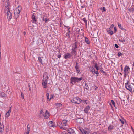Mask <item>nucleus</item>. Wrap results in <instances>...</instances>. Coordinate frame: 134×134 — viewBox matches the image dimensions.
<instances>
[{
  "label": "nucleus",
  "instance_id": "obj_1",
  "mask_svg": "<svg viewBox=\"0 0 134 134\" xmlns=\"http://www.w3.org/2000/svg\"><path fill=\"white\" fill-rule=\"evenodd\" d=\"M83 79L82 77L78 78L77 77H72L70 79V83L72 85L76 82H80L81 80Z\"/></svg>",
  "mask_w": 134,
  "mask_h": 134
},
{
  "label": "nucleus",
  "instance_id": "obj_2",
  "mask_svg": "<svg viewBox=\"0 0 134 134\" xmlns=\"http://www.w3.org/2000/svg\"><path fill=\"white\" fill-rule=\"evenodd\" d=\"M82 102V100L79 97H76L72 99V103L75 104H79Z\"/></svg>",
  "mask_w": 134,
  "mask_h": 134
},
{
  "label": "nucleus",
  "instance_id": "obj_3",
  "mask_svg": "<svg viewBox=\"0 0 134 134\" xmlns=\"http://www.w3.org/2000/svg\"><path fill=\"white\" fill-rule=\"evenodd\" d=\"M79 130L82 134H89L90 131L89 129L87 128L83 129L82 128H80Z\"/></svg>",
  "mask_w": 134,
  "mask_h": 134
},
{
  "label": "nucleus",
  "instance_id": "obj_4",
  "mask_svg": "<svg viewBox=\"0 0 134 134\" xmlns=\"http://www.w3.org/2000/svg\"><path fill=\"white\" fill-rule=\"evenodd\" d=\"M48 74L47 72L44 73L43 75V79L42 80V81H47V80L49 79Z\"/></svg>",
  "mask_w": 134,
  "mask_h": 134
},
{
  "label": "nucleus",
  "instance_id": "obj_5",
  "mask_svg": "<svg viewBox=\"0 0 134 134\" xmlns=\"http://www.w3.org/2000/svg\"><path fill=\"white\" fill-rule=\"evenodd\" d=\"M78 44L79 43L78 42H76L72 44V49L74 50H76V49L78 47Z\"/></svg>",
  "mask_w": 134,
  "mask_h": 134
},
{
  "label": "nucleus",
  "instance_id": "obj_6",
  "mask_svg": "<svg viewBox=\"0 0 134 134\" xmlns=\"http://www.w3.org/2000/svg\"><path fill=\"white\" fill-rule=\"evenodd\" d=\"M129 81H127V82L125 83L126 88L130 91H132V89L131 86L128 83Z\"/></svg>",
  "mask_w": 134,
  "mask_h": 134
},
{
  "label": "nucleus",
  "instance_id": "obj_7",
  "mask_svg": "<svg viewBox=\"0 0 134 134\" xmlns=\"http://www.w3.org/2000/svg\"><path fill=\"white\" fill-rule=\"evenodd\" d=\"M68 132L70 134H75L76 133L74 130L72 128L67 129Z\"/></svg>",
  "mask_w": 134,
  "mask_h": 134
},
{
  "label": "nucleus",
  "instance_id": "obj_8",
  "mask_svg": "<svg viewBox=\"0 0 134 134\" xmlns=\"http://www.w3.org/2000/svg\"><path fill=\"white\" fill-rule=\"evenodd\" d=\"M7 13L8 20H10L12 17V13L10 11H8Z\"/></svg>",
  "mask_w": 134,
  "mask_h": 134
},
{
  "label": "nucleus",
  "instance_id": "obj_9",
  "mask_svg": "<svg viewBox=\"0 0 134 134\" xmlns=\"http://www.w3.org/2000/svg\"><path fill=\"white\" fill-rule=\"evenodd\" d=\"M32 22L33 23H35V22H36L37 21V18L34 15H33L32 16Z\"/></svg>",
  "mask_w": 134,
  "mask_h": 134
},
{
  "label": "nucleus",
  "instance_id": "obj_10",
  "mask_svg": "<svg viewBox=\"0 0 134 134\" xmlns=\"http://www.w3.org/2000/svg\"><path fill=\"white\" fill-rule=\"evenodd\" d=\"M90 109V107L89 105L87 106L84 109V111L86 114L88 113L89 110Z\"/></svg>",
  "mask_w": 134,
  "mask_h": 134
},
{
  "label": "nucleus",
  "instance_id": "obj_11",
  "mask_svg": "<svg viewBox=\"0 0 134 134\" xmlns=\"http://www.w3.org/2000/svg\"><path fill=\"white\" fill-rule=\"evenodd\" d=\"M71 56H75L77 54V52L76 50H74L72 49L71 50Z\"/></svg>",
  "mask_w": 134,
  "mask_h": 134
},
{
  "label": "nucleus",
  "instance_id": "obj_12",
  "mask_svg": "<svg viewBox=\"0 0 134 134\" xmlns=\"http://www.w3.org/2000/svg\"><path fill=\"white\" fill-rule=\"evenodd\" d=\"M71 56L70 54L68 53H67L65 54L64 55V58L66 59L68 58H70L71 57Z\"/></svg>",
  "mask_w": 134,
  "mask_h": 134
},
{
  "label": "nucleus",
  "instance_id": "obj_13",
  "mask_svg": "<svg viewBox=\"0 0 134 134\" xmlns=\"http://www.w3.org/2000/svg\"><path fill=\"white\" fill-rule=\"evenodd\" d=\"M129 69V67L127 65L125 66L124 68V72L125 73H127L128 74L129 73L128 70Z\"/></svg>",
  "mask_w": 134,
  "mask_h": 134
},
{
  "label": "nucleus",
  "instance_id": "obj_14",
  "mask_svg": "<svg viewBox=\"0 0 134 134\" xmlns=\"http://www.w3.org/2000/svg\"><path fill=\"white\" fill-rule=\"evenodd\" d=\"M76 120L77 122L81 124L82 123L83 121V119L82 118H79L76 119Z\"/></svg>",
  "mask_w": 134,
  "mask_h": 134
},
{
  "label": "nucleus",
  "instance_id": "obj_15",
  "mask_svg": "<svg viewBox=\"0 0 134 134\" xmlns=\"http://www.w3.org/2000/svg\"><path fill=\"white\" fill-rule=\"evenodd\" d=\"M49 126L51 127H54L55 126V125L53 124V122L52 121H50L48 123Z\"/></svg>",
  "mask_w": 134,
  "mask_h": 134
},
{
  "label": "nucleus",
  "instance_id": "obj_16",
  "mask_svg": "<svg viewBox=\"0 0 134 134\" xmlns=\"http://www.w3.org/2000/svg\"><path fill=\"white\" fill-rule=\"evenodd\" d=\"M43 115L44 116L45 119H47L49 118V114L47 110H46L45 112V115Z\"/></svg>",
  "mask_w": 134,
  "mask_h": 134
},
{
  "label": "nucleus",
  "instance_id": "obj_17",
  "mask_svg": "<svg viewBox=\"0 0 134 134\" xmlns=\"http://www.w3.org/2000/svg\"><path fill=\"white\" fill-rule=\"evenodd\" d=\"M11 108L6 113L5 117L6 118L8 117L10 115V114L11 111Z\"/></svg>",
  "mask_w": 134,
  "mask_h": 134
},
{
  "label": "nucleus",
  "instance_id": "obj_18",
  "mask_svg": "<svg viewBox=\"0 0 134 134\" xmlns=\"http://www.w3.org/2000/svg\"><path fill=\"white\" fill-rule=\"evenodd\" d=\"M107 31L109 32L110 35H112L113 33V32L111 28H108L107 30Z\"/></svg>",
  "mask_w": 134,
  "mask_h": 134
},
{
  "label": "nucleus",
  "instance_id": "obj_19",
  "mask_svg": "<svg viewBox=\"0 0 134 134\" xmlns=\"http://www.w3.org/2000/svg\"><path fill=\"white\" fill-rule=\"evenodd\" d=\"M57 125L60 127V128L64 129V128L62 127V124L61 122L59 121L57 123Z\"/></svg>",
  "mask_w": 134,
  "mask_h": 134
},
{
  "label": "nucleus",
  "instance_id": "obj_20",
  "mask_svg": "<svg viewBox=\"0 0 134 134\" xmlns=\"http://www.w3.org/2000/svg\"><path fill=\"white\" fill-rule=\"evenodd\" d=\"M42 84L43 87L44 88H46L47 85V81H42Z\"/></svg>",
  "mask_w": 134,
  "mask_h": 134
},
{
  "label": "nucleus",
  "instance_id": "obj_21",
  "mask_svg": "<svg viewBox=\"0 0 134 134\" xmlns=\"http://www.w3.org/2000/svg\"><path fill=\"white\" fill-rule=\"evenodd\" d=\"M118 26L122 30H125V29L123 28L122 26L119 23H118Z\"/></svg>",
  "mask_w": 134,
  "mask_h": 134
},
{
  "label": "nucleus",
  "instance_id": "obj_22",
  "mask_svg": "<svg viewBox=\"0 0 134 134\" xmlns=\"http://www.w3.org/2000/svg\"><path fill=\"white\" fill-rule=\"evenodd\" d=\"M85 42L87 44H89L90 43V41L88 38L87 37H85Z\"/></svg>",
  "mask_w": 134,
  "mask_h": 134
},
{
  "label": "nucleus",
  "instance_id": "obj_23",
  "mask_svg": "<svg viewBox=\"0 0 134 134\" xmlns=\"http://www.w3.org/2000/svg\"><path fill=\"white\" fill-rule=\"evenodd\" d=\"M42 58H43L42 57L41 58L40 57H38V60L40 63L43 65V63L42 62Z\"/></svg>",
  "mask_w": 134,
  "mask_h": 134
},
{
  "label": "nucleus",
  "instance_id": "obj_24",
  "mask_svg": "<svg viewBox=\"0 0 134 134\" xmlns=\"http://www.w3.org/2000/svg\"><path fill=\"white\" fill-rule=\"evenodd\" d=\"M55 105L58 107H60L62 106V104L60 103H55Z\"/></svg>",
  "mask_w": 134,
  "mask_h": 134
},
{
  "label": "nucleus",
  "instance_id": "obj_25",
  "mask_svg": "<svg viewBox=\"0 0 134 134\" xmlns=\"http://www.w3.org/2000/svg\"><path fill=\"white\" fill-rule=\"evenodd\" d=\"M82 20L84 21L85 23V24L86 26H87V20L85 18H83L82 19Z\"/></svg>",
  "mask_w": 134,
  "mask_h": 134
},
{
  "label": "nucleus",
  "instance_id": "obj_26",
  "mask_svg": "<svg viewBox=\"0 0 134 134\" xmlns=\"http://www.w3.org/2000/svg\"><path fill=\"white\" fill-rule=\"evenodd\" d=\"M9 7H5V13H7L8 12V11H10L9 10Z\"/></svg>",
  "mask_w": 134,
  "mask_h": 134
},
{
  "label": "nucleus",
  "instance_id": "obj_27",
  "mask_svg": "<svg viewBox=\"0 0 134 134\" xmlns=\"http://www.w3.org/2000/svg\"><path fill=\"white\" fill-rule=\"evenodd\" d=\"M67 121L66 120H63V123L65 126L66 125Z\"/></svg>",
  "mask_w": 134,
  "mask_h": 134
},
{
  "label": "nucleus",
  "instance_id": "obj_28",
  "mask_svg": "<svg viewBox=\"0 0 134 134\" xmlns=\"http://www.w3.org/2000/svg\"><path fill=\"white\" fill-rule=\"evenodd\" d=\"M20 11H18L15 12H14V14L16 15V14H17V15H17L16 16L17 17H18L19 16V14H20Z\"/></svg>",
  "mask_w": 134,
  "mask_h": 134
},
{
  "label": "nucleus",
  "instance_id": "obj_29",
  "mask_svg": "<svg viewBox=\"0 0 134 134\" xmlns=\"http://www.w3.org/2000/svg\"><path fill=\"white\" fill-rule=\"evenodd\" d=\"M9 1L8 0V1L7 2V4H5V7H9Z\"/></svg>",
  "mask_w": 134,
  "mask_h": 134
},
{
  "label": "nucleus",
  "instance_id": "obj_30",
  "mask_svg": "<svg viewBox=\"0 0 134 134\" xmlns=\"http://www.w3.org/2000/svg\"><path fill=\"white\" fill-rule=\"evenodd\" d=\"M43 21H45V22L46 23L47 21H49V19L48 18H43Z\"/></svg>",
  "mask_w": 134,
  "mask_h": 134
},
{
  "label": "nucleus",
  "instance_id": "obj_31",
  "mask_svg": "<svg viewBox=\"0 0 134 134\" xmlns=\"http://www.w3.org/2000/svg\"><path fill=\"white\" fill-rule=\"evenodd\" d=\"M85 88L87 90H88L89 87L88 86V85L86 83H85Z\"/></svg>",
  "mask_w": 134,
  "mask_h": 134
},
{
  "label": "nucleus",
  "instance_id": "obj_32",
  "mask_svg": "<svg viewBox=\"0 0 134 134\" xmlns=\"http://www.w3.org/2000/svg\"><path fill=\"white\" fill-rule=\"evenodd\" d=\"M17 9L18 11H21V6H18V7Z\"/></svg>",
  "mask_w": 134,
  "mask_h": 134
},
{
  "label": "nucleus",
  "instance_id": "obj_33",
  "mask_svg": "<svg viewBox=\"0 0 134 134\" xmlns=\"http://www.w3.org/2000/svg\"><path fill=\"white\" fill-rule=\"evenodd\" d=\"M93 70H94V71H92V73L93 72H94V73H95L96 74H97V76H98V71L97 70V71H96L95 72V70L94 69H93Z\"/></svg>",
  "mask_w": 134,
  "mask_h": 134
},
{
  "label": "nucleus",
  "instance_id": "obj_34",
  "mask_svg": "<svg viewBox=\"0 0 134 134\" xmlns=\"http://www.w3.org/2000/svg\"><path fill=\"white\" fill-rule=\"evenodd\" d=\"M70 32H67L66 34V35L68 37V38H69L70 37Z\"/></svg>",
  "mask_w": 134,
  "mask_h": 134
},
{
  "label": "nucleus",
  "instance_id": "obj_35",
  "mask_svg": "<svg viewBox=\"0 0 134 134\" xmlns=\"http://www.w3.org/2000/svg\"><path fill=\"white\" fill-rule=\"evenodd\" d=\"M1 94L2 97H6V94L3 92H2L1 93Z\"/></svg>",
  "mask_w": 134,
  "mask_h": 134
},
{
  "label": "nucleus",
  "instance_id": "obj_36",
  "mask_svg": "<svg viewBox=\"0 0 134 134\" xmlns=\"http://www.w3.org/2000/svg\"><path fill=\"white\" fill-rule=\"evenodd\" d=\"M95 68L97 70H98L99 69L98 67V66L97 64V63H96L95 64Z\"/></svg>",
  "mask_w": 134,
  "mask_h": 134
},
{
  "label": "nucleus",
  "instance_id": "obj_37",
  "mask_svg": "<svg viewBox=\"0 0 134 134\" xmlns=\"http://www.w3.org/2000/svg\"><path fill=\"white\" fill-rule=\"evenodd\" d=\"M113 126H109L108 128V129L109 130H111L113 129Z\"/></svg>",
  "mask_w": 134,
  "mask_h": 134
},
{
  "label": "nucleus",
  "instance_id": "obj_38",
  "mask_svg": "<svg viewBox=\"0 0 134 134\" xmlns=\"http://www.w3.org/2000/svg\"><path fill=\"white\" fill-rule=\"evenodd\" d=\"M47 99V100L48 101L49 99V93H47L46 94Z\"/></svg>",
  "mask_w": 134,
  "mask_h": 134
},
{
  "label": "nucleus",
  "instance_id": "obj_39",
  "mask_svg": "<svg viewBox=\"0 0 134 134\" xmlns=\"http://www.w3.org/2000/svg\"><path fill=\"white\" fill-rule=\"evenodd\" d=\"M54 97V95H51V97L49 100V101L50 100L53 99Z\"/></svg>",
  "mask_w": 134,
  "mask_h": 134
},
{
  "label": "nucleus",
  "instance_id": "obj_40",
  "mask_svg": "<svg viewBox=\"0 0 134 134\" xmlns=\"http://www.w3.org/2000/svg\"><path fill=\"white\" fill-rule=\"evenodd\" d=\"M111 102L112 103V104H113V105L115 107V108H116L115 105V103L114 102V100H111Z\"/></svg>",
  "mask_w": 134,
  "mask_h": 134
},
{
  "label": "nucleus",
  "instance_id": "obj_41",
  "mask_svg": "<svg viewBox=\"0 0 134 134\" xmlns=\"http://www.w3.org/2000/svg\"><path fill=\"white\" fill-rule=\"evenodd\" d=\"M0 128L1 129H4V125H1V124H0Z\"/></svg>",
  "mask_w": 134,
  "mask_h": 134
},
{
  "label": "nucleus",
  "instance_id": "obj_42",
  "mask_svg": "<svg viewBox=\"0 0 134 134\" xmlns=\"http://www.w3.org/2000/svg\"><path fill=\"white\" fill-rule=\"evenodd\" d=\"M119 41L120 42H125V39H123L122 40H119Z\"/></svg>",
  "mask_w": 134,
  "mask_h": 134
},
{
  "label": "nucleus",
  "instance_id": "obj_43",
  "mask_svg": "<svg viewBox=\"0 0 134 134\" xmlns=\"http://www.w3.org/2000/svg\"><path fill=\"white\" fill-rule=\"evenodd\" d=\"M30 125L28 124L27 126V130H28V131H29L30 130Z\"/></svg>",
  "mask_w": 134,
  "mask_h": 134
},
{
  "label": "nucleus",
  "instance_id": "obj_44",
  "mask_svg": "<svg viewBox=\"0 0 134 134\" xmlns=\"http://www.w3.org/2000/svg\"><path fill=\"white\" fill-rule=\"evenodd\" d=\"M122 53L120 52H118V53L117 55L118 57H120L122 55Z\"/></svg>",
  "mask_w": 134,
  "mask_h": 134
},
{
  "label": "nucleus",
  "instance_id": "obj_45",
  "mask_svg": "<svg viewBox=\"0 0 134 134\" xmlns=\"http://www.w3.org/2000/svg\"><path fill=\"white\" fill-rule=\"evenodd\" d=\"M76 72L77 73H78V74H81V72L80 71V70H79V69H77V70H76Z\"/></svg>",
  "mask_w": 134,
  "mask_h": 134
},
{
  "label": "nucleus",
  "instance_id": "obj_46",
  "mask_svg": "<svg viewBox=\"0 0 134 134\" xmlns=\"http://www.w3.org/2000/svg\"><path fill=\"white\" fill-rule=\"evenodd\" d=\"M114 31L113 32V33H116L117 31V29H116V27H114Z\"/></svg>",
  "mask_w": 134,
  "mask_h": 134
},
{
  "label": "nucleus",
  "instance_id": "obj_47",
  "mask_svg": "<svg viewBox=\"0 0 134 134\" xmlns=\"http://www.w3.org/2000/svg\"><path fill=\"white\" fill-rule=\"evenodd\" d=\"M40 113L41 114H42V115H44V113H43L42 109L41 111H40Z\"/></svg>",
  "mask_w": 134,
  "mask_h": 134
},
{
  "label": "nucleus",
  "instance_id": "obj_48",
  "mask_svg": "<svg viewBox=\"0 0 134 134\" xmlns=\"http://www.w3.org/2000/svg\"><path fill=\"white\" fill-rule=\"evenodd\" d=\"M100 71L102 73H105V72L104 71H103V70H102V68H100Z\"/></svg>",
  "mask_w": 134,
  "mask_h": 134
},
{
  "label": "nucleus",
  "instance_id": "obj_49",
  "mask_svg": "<svg viewBox=\"0 0 134 134\" xmlns=\"http://www.w3.org/2000/svg\"><path fill=\"white\" fill-rule=\"evenodd\" d=\"M88 100H84V102H83V103H86V104H87L88 103Z\"/></svg>",
  "mask_w": 134,
  "mask_h": 134
},
{
  "label": "nucleus",
  "instance_id": "obj_50",
  "mask_svg": "<svg viewBox=\"0 0 134 134\" xmlns=\"http://www.w3.org/2000/svg\"><path fill=\"white\" fill-rule=\"evenodd\" d=\"M102 10H103V11L102 10V12L103 11H106V9H105V8L104 7H103Z\"/></svg>",
  "mask_w": 134,
  "mask_h": 134
},
{
  "label": "nucleus",
  "instance_id": "obj_51",
  "mask_svg": "<svg viewBox=\"0 0 134 134\" xmlns=\"http://www.w3.org/2000/svg\"><path fill=\"white\" fill-rule=\"evenodd\" d=\"M115 47L116 48H118V47H119V46H118L116 44H115Z\"/></svg>",
  "mask_w": 134,
  "mask_h": 134
},
{
  "label": "nucleus",
  "instance_id": "obj_52",
  "mask_svg": "<svg viewBox=\"0 0 134 134\" xmlns=\"http://www.w3.org/2000/svg\"><path fill=\"white\" fill-rule=\"evenodd\" d=\"M61 134H68V133H67L65 131H64L62 132Z\"/></svg>",
  "mask_w": 134,
  "mask_h": 134
},
{
  "label": "nucleus",
  "instance_id": "obj_53",
  "mask_svg": "<svg viewBox=\"0 0 134 134\" xmlns=\"http://www.w3.org/2000/svg\"><path fill=\"white\" fill-rule=\"evenodd\" d=\"M120 120L121 121V122L122 123V124H124V122L122 120L120 119Z\"/></svg>",
  "mask_w": 134,
  "mask_h": 134
},
{
  "label": "nucleus",
  "instance_id": "obj_54",
  "mask_svg": "<svg viewBox=\"0 0 134 134\" xmlns=\"http://www.w3.org/2000/svg\"><path fill=\"white\" fill-rule=\"evenodd\" d=\"M75 68L76 70L79 69V67L78 66H75Z\"/></svg>",
  "mask_w": 134,
  "mask_h": 134
},
{
  "label": "nucleus",
  "instance_id": "obj_55",
  "mask_svg": "<svg viewBox=\"0 0 134 134\" xmlns=\"http://www.w3.org/2000/svg\"><path fill=\"white\" fill-rule=\"evenodd\" d=\"M114 26V25L113 24H111L110 27V28H113V27Z\"/></svg>",
  "mask_w": 134,
  "mask_h": 134
},
{
  "label": "nucleus",
  "instance_id": "obj_56",
  "mask_svg": "<svg viewBox=\"0 0 134 134\" xmlns=\"http://www.w3.org/2000/svg\"><path fill=\"white\" fill-rule=\"evenodd\" d=\"M1 59V50L0 49V60Z\"/></svg>",
  "mask_w": 134,
  "mask_h": 134
},
{
  "label": "nucleus",
  "instance_id": "obj_57",
  "mask_svg": "<svg viewBox=\"0 0 134 134\" xmlns=\"http://www.w3.org/2000/svg\"><path fill=\"white\" fill-rule=\"evenodd\" d=\"M21 97H22V98L23 99H24V95L23 93H21Z\"/></svg>",
  "mask_w": 134,
  "mask_h": 134
},
{
  "label": "nucleus",
  "instance_id": "obj_58",
  "mask_svg": "<svg viewBox=\"0 0 134 134\" xmlns=\"http://www.w3.org/2000/svg\"><path fill=\"white\" fill-rule=\"evenodd\" d=\"M127 74H127V73H124V77H126V75H127Z\"/></svg>",
  "mask_w": 134,
  "mask_h": 134
},
{
  "label": "nucleus",
  "instance_id": "obj_59",
  "mask_svg": "<svg viewBox=\"0 0 134 134\" xmlns=\"http://www.w3.org/2000/svg\"><path fill=\"white\" fill-rule=\"evenodd\" d=\"M61 55H59V54L58 56V58H60L61 57Z\"/></svg>",
  "mask_w": 134,
  "mask_h": 134
},
{
  "label": "nucleus",
  "instance_id": "obj_60",
  "mask_svg": "<svg viewBox=\"0 0 134 134\" xmlns=\"http://www.w3.org/2000/svg\"><path fill=\"white\" fill-rule=\"evenodd\" d=\"M131 10L132 11H134V8H132L131 9Z\"/></svg>",
  "mask_w": 134,
  "mask_h": 134
},
{
  "label": "nucleus",
  "instance_id": "obj_61",
  "mask_svg": "<svg viewBox=\"0 0 134 134\" xmlns=\"http://www.w3.org/2000/svg\"><path fill=\"white\" fill-rule=\"evenodd\" d=\"M27 132H26V134H29V131H28V130H27Z\"/></svg>",
  "mask_w": 134,
  "mask_h": 134
},
{
  "label": "nucleus",
  "instance_id": "obj_62",
  "mask_svg": "<svg viewBox=\"0 0 134 134\" xmlns=\"http://www.w3.org/2000/svg\"><path fill=\"white\" fill-rule=\"evenodd\" d=\"M27 132H26V134H29V131H28V130H27Z\"/></svg>",
  "mask_w": 134,
  "mask_h": 134
},
{
  "label": "nucleus",
  "instance_id": "obj_63",
  "mask_svg": "<svg viewBox=\"0 0 134 134\" xmlns=\"http://www.w3.org/2000/svg\"><path fill=\"white\" fill-rule=\"evenodd\" d=\"M68 32H70V28L69 27L68 29Z\"/></svg>",
  "mask_w": 134,
  "mask_h": 134
},
{
  "label": "nucleus",
  "instance_id": "obj_64",
  "mask_svg": "<svg viewBox=\"0 0 134 134\" xmlns=\"http://www.w3.org/2000/svg\"><path fill=\"white\" fill-rule=\"evenodd\" d=\"M3 130V129H1L0 128V132H2V131Z\"/></svg>",
  "mask_w": 134,
  "mask_h": 134
}]
</instances>
